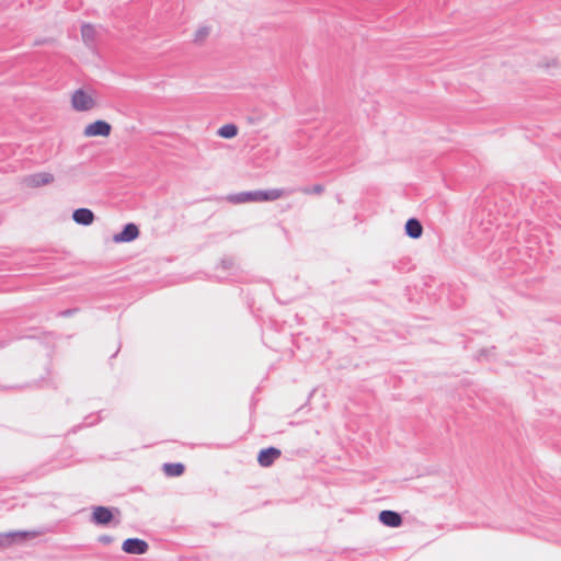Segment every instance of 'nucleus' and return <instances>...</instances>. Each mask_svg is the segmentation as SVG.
Returning <instances> with one entry per match:
<instances>
[{
	"instance_id": "obj_11",
	"label": "nucleus",
	"mask_w": 561,
	"mask_h": 561,
	"mask_svg": "<svg viewBox=\"0 0 561 561\" xmlns=\"http://www.w3.org/2000/svg\"><path fill=\"white\" fill-rule=\"evenodd\" d=\"M72 219L82 226H90L94 221V214L89 208H78L72 213Z\"/></svg>"
},
{
	"instance_id": "obj_6",
	"label": "nucleus",
	"mask_w": 561,
	"mask_h": 561,
	"mask_svg": "<svg viewBox=\"0 0 561 561\" xmlns=\"http://www.w3.org/2000/svg\"><path fill=\"white\" fill-rule=\"evenodd\" d=\"M113 519V511L106 506L93 507L91 522L95 525H107Z\"/></svg>"
},
{
	"instance_id": "obj_15",
	"label": "nucleus",
	"mask_w": 561,
	"mask_h": 561,
	"mask_svg": "<svg viewBox=\"0 0 561 561\" xmlns=\"http://www.w3.org/2000/svg\"><path fill=\"white\" fill-rule=\"evenodd\" d=\"M163 471L169 477H179L184 472L182 463H164Z\"/></svg>"
},
{
	"instance_id": "obj_18",
	"label": "nucleus",
	"mask_w": 561,
	"mask_h": 561,
	"mask_svg": "<svg viewBox=\"0 0 561 561\" xmlns=\"http://www.w3.org/2000/svg\"><path fill=\"white\" fill-rule=\"evenodd\" d=\"M100 541L103 543H110L112 541V538L110 536H101Z\"/></svg>"
},
{
	"instance_id": "obj_17",
	"label": "nucleus",
	"mask_w": 561,
	"mask_h": 561,
	"mask_svg": "<svg viewBox=\"0 0 561 561\" xmlns=\"http://www.w3.org/2000/svg\"><path fill=\"white\" fill-rule=\"evenodd\" d=\"M324 191V187L321 184H316L312 187H307L302 190L305 194H321Z\"/></svg>"
},
{
	"instance_id": "obj_7",
	"label": "nucleus",
	"mask_w": 561,
	"mask_h": 561,
	"mask_svg": "<svg viewBox=\"0 0 561 561\" xmlns=\"http://www.w3.org/2000/svg\"><path fill=\"white\" fill-rule=\"evenodd\" d=\"M139 236V229L135 224H127L119 233L114 234L115 243L131 242Z\"/></svg>"
},
{
	"instance_id": "obj_14",
	"label": "nucleus",
	"mask_w": 561,
	"mask_h": 561,
	"mask_svg": "<svg viewBox=\"0 0 561 561\" xmlns=\"http://www.w3.org/2000/svg\"><path fill=\"white\" fill-rule=\"evenodd\" d=\"M217 134L222 138L230 139L237 136L238 127L234 124H226L218 129Z\"/></svg>"
},
{
	"instance_id": "obj_5",
	"label": "nucleus",
	"mask_w": 561,
	"mask_h": 561,
	"mask_svg": "<svg viewBox=\"0 0 561 561\" xmlns=\"http://www.w3.org/2000/svg\"><path fill=\"white\" fill-rule=\"evenodd\" d=\"M36 533L28 531H9V533H0V547H9L13 542L24 540L28 537H35Z\"/></svg>"
},
{
	"instance_id": "obj_3",
	"label": "nucleus",
	"mask_w": 561,
	"mask_h": 561,
	"mask_svg": "<svg viewBox=\"0 0 561 561\" xmlns=\"http://www.w3.org/2000/svg\"><path fill=\"white\" fill-rule=\"evenodd\" d=\"M122 549L124 552L129 554H145L149 546L148 543L139 538H128L123 542Z\"/></svg>"
},
{
	"instance_id": "obj_12",
	"label": "nucleus",
	"mask_w": 561,
	"mask_h": 561,
	"mask_svg": "<svg viewBox=\"0 0 561 561\" xmlns=\"http://www.w3.org/2000/svg\"><path fill=\"white\" fill-rule=\"evenodd\" d=\"M405 233L413 239L420 238L423 233L421 222L415 218L409 219L405 224Z\"/></svg>"
},
{
	"instance_id": "obj_10",
	"label": "nucleus",
	"mask_w": 561,
	"mask_h": 561,
	"mask_svg": "<svg viewBox=\"0 0 561 561\" xmlns=\"http://www.w3.org/2000/svg\"><path fill=\"white\" fill-rule=\"evenodd\" d=\"M55 180L54 175L49 172H39L32 174L27 178V183L31 186L38 187L43 185H48L53 183Z\"/></svg>"
},
{
	"instance_id": "obj_2",
	"label": "nucleus",
	"mask_w": 561,
	"mask_h": 561,
	"mask_svg": "<svg viewBox=\"0 0 561 561\" xmlns=\"http://www.w3.org/2000/svg\"><path fill=\"white\" fill-rule=\"evenodd\" d=\"M71 105L78 112H87L96 106L95 92L78 89L72 93Z\"/></svg>"
},
{
	"instance_id": "obj_8",
	"label": "nucleus",
	"mask_w": 561,
	"mask_h": 561,
	"mask_svg": "<svg viewBox=\"0 0 561 561\" xmlns=\"http://www.w3.org/2000/svg\"><path fill=\"white\" fill-rule=\"evenodd\" d=\"M279 456V449L270 447L259 453L257 461L262 467H270Z\"/></svg>"
},
{
	"instance_id": "obj_16",
	"label": "nucleus",
	"mask_w": 561,
	"mask_h": 561,
	"mask_svg": "<svg viewBox=\"0 0 561 561\" xmlns=\"http://www.w3.org/2000/svg\"><path fill=\"white\" fill-rule=\"evenodd\" d=\"M210 33V28L206 25L199 26L194 34V42L204 41Z\"/></svg>"
},
{
	"instance_id": "obj_13",
	"label": "nucleus",
	"mask_w": 561,
	"mask_h": 561,
	"mask_svg": "<svg viewBox=\"0 0 561 561\" xmlns=\"http://www.w3.org/2000/svg\"><path fill=\"white\" fill-rule=\"evenodd\" d=\"M96 31L93 25L91 24H83L81 27V35L83 38V42L88 46H92L95 39Z\"/></svg>"
},
{
	"instance_id": "obj_9",
	"label": "nucleus",
	"mask_w": 561,
	"mask_h": 561,
	"mask_svg": "<svg viewBox=\"0 0 561 561\" xmlns=\"http://www.w3.org/2000/svg\"><path fill=\"white\" fill-rule=\"evenodd\" d=\"M379 520L385 526L393 527V528L399 527L402 524L401 515L394 511H388V510L381 511L379 513Z\"/></svg>"
},
{
	"instance_id": "obj_1",
	"label": "nucleus",
	"mask_w": 561,
	"mask_h": 561,
	"mask_svg": "<svg viewBox=\"0 0 561 561\" xmlns=\"http://www.w3.org/2000/svg\"><path fill=\"white\" fill-rule=\"evenodd\" d=\"M285 195V191L280 188H273L268 191H251L240 192L227 196V201L232 204H247V203H259L267 201H276Z\"/></svg>"
},
{
	"instance_id": "obj_4",
	"label": "nucleus",
	"mask_w": 561,
	"mask_h": 561,
	"mask_svg": "<svg viewBox=\"0 0 561 561\" xmlns=\"http://www.w3.org/2000/svg\"><path fill=\"white\" fill-rule=\"evenodd\" d=\"M111 125L105 121H96L89 124L84 128V136L87 137H106L111 134Z\"/></svg>"
}]
</instances>
